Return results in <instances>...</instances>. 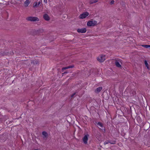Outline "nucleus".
<instances>
[{
    "instance_id": "f257e3e1",
    "label": "nucleus",
    "mask_w": 150,
    "mask_h": 150,
    "mask_svg": "<svg viewBox=\"0 0 150 150\" xmlns=\"http://www.w3.org/2000/svg\"><path fill=\"white\" fill-rule=\"evenodd\" d=\"M26 19L28 21H39V18L35 17H28L26 18Z\"/></svg>"
},
{
    "instance_id": "f03ea898",
    "label": "nucleus",
    "mask_w": 150,
    "mask_h": 150,
    "mask_svg": "<svg viewBox=\"0 0 150 150\" xmlns=\"http://www.w3.org/2000/svg\"><path fill=\"white\" fill-rule=\"evenodd\" d=\"M97 24V21H88L87 23V25L88 26H94Z\"/></svg>"
},
{
    "instance_id": "7ed1b4c3",
    "label": "nucleus",
    "mask_w": 150,
    "mask_h": 150,
    "mask_svg": "<svg viewBox=\"0 0 150 150\" xmlns=\"http://www.w3.org/2000/svg\"><path fill=\"white\" fill-rule=\"evenodd\" d=\"M115 64L116 66L118 68L121 67V65L120 64V63L121 64L122 62V60L121 59H115Z\"/></svg>"
},
{
    "instance_id": "20e7f679",
    "label": "nucleus",
    "mask_w": 150,
    "mask_h": 150,
    "mask_svg": "<svg viewBox=\"0 0 150 150\" xmlns=\"http://www.w3.org/2000/svg\"><path fill=\"white\" fill-rule=\"evenodd\" d=\"M97 59L98 61L100 62H103L105 59V56L101 55L97 58Z\"/></svg>"
},
{
    "instance_id": "39448f33",
    "label": "nucleus",
    "mask_w": 150,
    "mask_h": 150,
    "mask_svg": "<svg viewBox=\"0 0 150 150\" xmlns=\"http://www.w3.org/2000/svg\"><path fill=\"white\" fill-rule=\"evenodd\" d=\"M89 15V13L88 12H86L80 14L79 16V18L80 19H83L85 18Z\"/></svg>"
},
{
    "instance_id": "423d86ee",
    "label": "nucleus",
    "mask_w": 150,
    "mask_h": 150,
    "mask_svg": "<svg viewBox=\"0 0 150 150\" xmlns=\"http://www.w3.org/2000/svg\"><path fill=\"white\" fill-rule=\"evenodd\" d=\"M86 31L87 30L86 28H78L77 29V31L79 33H85Z\"/></svg>"
},
{
    "instance_id": "0eeeda50",
    "label": "nucleus",
    "mask_w": 150,
    "mask_h": 150,
    "mask_svg": "<svg viewBox=\"0 0 150 150\" xmlns=\"http://www.w3.org/2000/svg\"><path fill=\"white\" fill-rule=\"evenodd\" d=\"M89 135L88 134H86L84 136L83 138V141L85 144H86L87 143V141L88 140V137Z\"/></svg>"
},
{
    "instance_id": "6e6552de",
    "label": "nucleus",
    "mask_w": 150,
    "mask_h": 150,
    "mask_svg": "<svg viewBox=\"0 0 150 150\" xmlns=\"http://www.w3.org/2000/svg\"><path fill=\"white\" fill-rule=\"evenodd\" d=\"M30 0H26L24 2V6L25 7H28L29 4L30 3Z\"/></svg>"
},
{
    "instance_id": "1a4fd4ad",
    "label": "nucleus",
    "mask_w": 150,
    "mask_h": 150,
    "mask_svg": "<svg viewBox=\"0 0 150 150\" xmlns=\"http://www.w3.org/2000/svg\"><path fill=\"white\" fill-rule=\"evenodd\" d=\"M43 17L44 19L47 21H48L50 20L49 16L47 14H45L44 15Z\"/></svg>"
},
{
    "instance_id": "9d476101",
    "label": "nucleus",
    "mask_w": 150,
    "mask_h": 150,
    "mask_svg": "<svg viewBox=\"0 0 150 150\" xmlns=\"http://www.w3.org/2000/svg\"><path fill=\"white\" fill-rule=\"evenodd\" d=\"M102 89V87H99L96 89L95 92L96 93H98L101 91Z\"/></svg>"
},
{
    "instance_id": "9b49d317",
    "label": "nucleus",
    "mask_w": 150,
    "mask_h": 150,
    "mask_svg": "<svg viewBox=\"0 0 150 150\" xmlns=\"http://www.w3.org/2000/svg\"><path fill=\"white\" fill-rule=\"evenodd\" d=\"M40 4V1L38 2H36L34 3L33 6L34 7H36L39 6Z\"/></svg>"
},
{
    "instance_id": "f8f14e48",
    "label": "nucleus",
    "mask_w": 150,
    "mask_h": 150,
    "mask_svg": "<svg viewBox=\"0 0 150 150\" xmlns=\"http://www.w3.org/2000/svg\"><path fill=\"white\" fill-rule=\"evenodd\" d=\"M109 143H110L111 144H115V141H113V143H111L110 142L108 141H106L104 142V144H105V145L106 144H108Z\"/></svg>"
},
{
    "instance_id": "ddd939ff",
    "label": "nucleus",
    "mask_w": 150,
    "mask_h": 150,
    "mask_svg": "<svg viewBox=\"0 0 150 150\" xmlns=\"http://www.w3.org/2000/svg\"><path fill=\"white\" fill-rule=\"evenodd\" d=\"M98 1L97 0H91L89 1V3L90 4H92L94 3H96Z\"/></svg>"
},
{
    "instance_id": "4468645a",
    "label": "nucleus",
    "mask_w": 150,
    "mask_h": 150,
    "mask_svg": "<svg viewBox=\"0 0 150 150\" xmlns=\"http://www.w3.org/2000/svg\"><path fill=\"white\" fill-rule=\"evenodd\" d=\"M74 67V66H68L67 67H63L62 68V70L66 69H69V68H72V67Z\"/></svg>"
},
{
    "instance_id": "2eb2a0df",
    "label": "nucleus",
    "mask_w": 150,
    "mask_h": 150,
    "mask_svg": "<svg viewBox=\"0 0 150 150\" xmlns=\"http://www.w3.org/2000/svg\"><path fill=\"white\" fill-rule=\"evenodd\" d=\"M97 124L100 127H103V125L100 122H98Z\"/></svg>"
},
{
    "instance_id": "dca6fc26",
    "label": "nucleus",
    "mask_w": 150,
    "mask_h": 150,
    "mask_svg": "<svg viewBox=\"0 0 150 150\" xmlns=\"http://www.w3.org/2000/svg\"><path fill=\"white\" fill-rule=\"evenodd\" d=\"M144 64L145 65V66H146V67H147V68L148 69H149V66H148V64L147 63V61H146V60H145L144 61Z\"/></svg>"
},
{
    "instance_id": "f3484780",
    "label": "nucleus",
    "mask_w": 150,
    "mask_h": 150,
    "mask_svg": "<svg viewBox=\"0 0 150 150\" xmlns=\"http://www.w3.org/2000/svg\"><path fill=\"white\" fill-rule=\"evenodd\" d=\"M131 93L132 95H134L136 94V91L135 90H132L131 91Z\"/></svg>"
},
{
    "instance_id": "a211bd4d",
    "label": "nucleus",
    "mask_w": 150,
    "mask_h": 150,
    "mask_svg": "<svg viewBox=\"0 0 150 150\" xmlns=\"http://www.w3.org/2000/svg\"><path fill=\"white\" fill-rule=\"evenodd\" d=\"M142 46L146 48H148L149 47H150V45H142Z\"/></svg>"
},
{
    "instance_id": "6ab92c4d",
    "label": "nucleus",
    "mask_w": 150,
    "mask_h": 150,
    "mask_svg": "<svg viewBox=\"0 0 150 150\" xmlns=\"http://www.w3.org/2000/svg\"><path fill=\"white\" fill-rule=\"evenodd\" d=\"M34 64H37L39 63V61L38 60H35L33 62H31Z\"/></svg>"
},
{
    "instance_id": "aec40b11",
    "label": "nucleus",
    "mask_w": 150,
    "mask_h": 150,
    "mask_svg": "<svg viewBox=\"0 0 150 150\" xmlns=\"http://www.w3.org/2000/svg\"><path fill=\"white\" fill-rule=\"evenodd\" d=\"M42 134L45 137H46L47 135V133L45 132H42Z\"/></svg>"
},
{
    "instance_id": "412c9836",
    "label": "nucleus",
    "mask_w": 150,
    "mask_h": 150,
    "mask_svg": "<svg viewBox=\"0 0 150 150\" xmlns=\"http://www.w3.org/2000/svg\"><path fill=\"white\" fill-rule=\"evenodd\" d=\"M114 2H115L114 0H112L110 2V4L111 5L113 4H114Z\"/></svg>"
},
{
    "instance_id": "4be33fe9",
    "label": "nucleus",
    "mask_w": 150,
    "mask_h": 150,
    "mask_svg": "<svg viewBox=\"0 0 150 150\" xmlns=\"http://www.w3.org/2000/svg\"><path fill=\"white\" fill-rule=\"evenodd\" d=\"M75 95V93H73L71 96V98H73L74 97V95Z\"/></svg>"
},
{
    "instance_id": "5701e85b",
    "label": "nucleus",
    "mask_w": 150,
    "mask_h": 150,
    "mask_svg": "<svg viewBox=\"0 0 150 150\" xmlns=\"http://www.w3.org/2000/svg\"><path fill=\"white\" fill-rule=\"evenodd\" d=\"M44 2L45 3H47V0H44Z\"/></svg>"
},
{
    "instance_id": "b1692460",
    "label": "nucleus",
    "mask_w": 150,
    "mask_h": 150,
    "mask_svg": "<svg viewBox=\"0 0 150 150\" xmlns=\"http://www.w3.org/2000/svg\"><path fill=\"white\" fill-rule=\"evenodd\" d=\"M38 150L36 149H35V150Z\"/></svg>"
},
{
    "instance_id": "393cba45",
    "label": "nucleus",
    "mask_w": 150,
    "mask_h": 150,
    "mask_svg": "<svg viewBox=\"0 0 150 150\" xmlns=\"http://www.w3.org/2000/svg\"><path fill=\"white\" fill-rule=\"evenodd\" d=\"M113 141H112V142H111V143H113Z\"/></svg>"
},
{
    "instance_id": "a878e982",
    "label": "nucleus",
    "mask_w": 150,
    "mask_h": 150,
    "mask_svg": "<svg viewBox=\"0 0 150 150\" xmlns=\"http://www.w3.org/2000/svg\"><path fill=\"white\" fill-rule=\"evenodd\" d=\"M67 73V72H64V73Z\"/></svg>"
}]
</instances>
